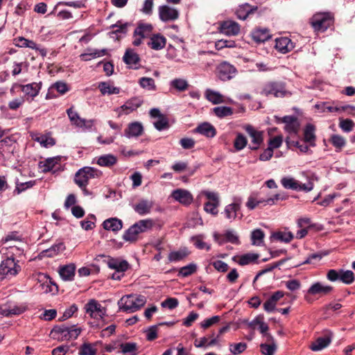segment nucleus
Returning <instances> with one entry per match:
<instances>
[{
	"label": "nucleus",
	"instance_id": "f257e3e1",
	"mask_svg": "<svg viewBox=\"0 0 355 355\" xmlns=\"http://www.w3.org/2000/svg\"><path fill=\"white\" fill-rule=\"evenodd\" d=\"M306 178L307 180V183L302 184L292 177L285 176L281 179V184L283 186V187L286 189H291L297 191H303L305 192H309L313 189V181H318V177L315 173H312L310 175H306Z\"/></svg>",
	"mask_w": 355,
	"mask_h": 355
},
{
	"label": "nucleus",
	"instance_id": "f03ea898",
	"mask_svg": "<svg viewBox=\"0 0 355 355\" xmlns=\"http://www.w3.org/2000/svg\"><path fill=\"white\" fill-rule=\"evenodd\" d=\"M146 303V297L142 295L130 294L123 296L118 302L119 310L127 313H134L139 310Z\"/></svg>",
	"mask_w": 355,
	"mask_h": 355
},
{
	"label": "nucleus",
	"instance_id": "7ed1b4c3",
	"mask_svg": "<svg viewBox=\"0 0 355 355\" xmlns=\"http://www.w3.org/2000/svg\"><path fill=\"white\" fill-rule=\"evenodd\" d=\"M153 221L151 219L140 220L131 225L123 234V239L128 242L136 241L141 233L146 232L152 229Z\"/></svg>",
	"mask_w": 355,
	"mask_h": 355
},
{
	"label": "nucleus",
	"instance_id": "20e7f679",
	"mask_svg": "<svg viewBox=\"0 0 355 355\" xmlns=\"http://www.w3.org/2000/svg\"><path fill=\"white\" fill-rule=\"evenodd\" d=\"M102 174L100 170L94 167L85 166L76 173L74 181L80 189H85L89 180L99 178Z\"/></svg>",
	"mask_w": 355,
	"mask_h": 355
},
{
	"label": "nucleus",
	"instance_id": "39448f33",
	"mask_svg": "<svg viewBox=\"0 0 355 355\" xmlns=\"http://www.w3.org/2000/svg\"><path fill=\"white\" fill-rule=\"evenodd\" d=\"M81 332V329L76 324L67 325L66 324L56 325L51 330V334L58 336L62 340H69L76 339Z\"/></svg>",
	"mask_w": 355,
	"mask_h": 355
},
{
	"label": "nucleus",
	"instance_id": "423d86ee",
	"mask_svg": "<svg viewBox=\"0 0 355 355\" xmlns=\"http://www.w3.org/2000/svg\"><path fill=\"white\" fill-rule=\"evenodd\" d=\"M263 143V133L250 125H245V147L258 150Z\"/></svg>",
	"mask_w": 355,
	"mask_h": 355
},
{
	"label": "nucleus",
	"instance_id": "0eeeda50",
	"mask_svg": "<svg viewBox=\"0 0 355 355\" xmlns=\"http://www.w3.org/2000/svg\"><path fill=\"white\" fill-rule=\"evenodd\" d=\"M21 270L18 261L14 257H7L0 264V280L15 277Z\"/></svg>",
	"mask_w": 355,
	"mask_h": 355
},
{
	"label": "nucleus",
	"instance_id": "6e6552de",
	"mask_svg": "<svg viewBox=\"0 0 355 355\" xmlns=\"http://www.w3.org/2000/svg\"><path fill=\"white\" fill-rule=\"evenodd\" d=\"M332 22V16L330 13H317L311 19V24L313 29L321 33L324 32L331 25Z\"/></svg>",
	"mask_w": 355,
	"mask_h": 355
},
{
	"label": "nucleus",
	"instance_id": "1a4fd4ad",
	"mask_svg": "<svg viewBox=\"0 0 355 355\" xmlns=\"http://www.w3.org/2000/svg\"><path fill=\"white\" fill-rule=\"evenodd\" d=\"M276 122L285 123L284 130L291 137L297 136L300 130V123L295 116H275Z\"/></svg>",
	"mask_w": 355,
	"mask_h": 355
},
{
	"label": "nucleus",
	"instance_id": "9d476101",
	"mask_svg": "<svg viewBox=\"0 0 355 355\" xmlns=\"http://www.w3.org/2000/svg\"><path fill=\"white\" fill-rule=\"evenodd\" d=\"M85 310L91 318L96 320H101L106 315V309L94 299L88 301L85 305Z\"/></svg>",
	"mask_w": 355,
	"mask_h": 355
},
{
	"label": "nucleus",
	"instance_id": "9b49d317",
	"mask_svg": "<svg viewBox=\"0 0 355 355\" xmlns=\"http://www.w3.org/2000/svg\"><path fill=\"white\" fill-rule=\"evenodd\" d=\"M203 193L208 200L204 205L205 211L212 216H216L218 213V207L220 205L218 194L209 191H205Z\"/></svg>",
	"mask_w": 355,
	"mask_h": 355
},
{
	"label": "nucleus",
	"instance_id": "f8f14e48",
	"mask_svg": "<svg viewBox=\"0 0 355 355\" xmlns=\"http://www.w3.org/2000/svg\"><path fill=\"white\" fill-rule=\"evenodd\" d=\"M262 93L267 96L284 97L286 89L282 82H270L265 85Z\"/></svg>",
	"mask_w": 355,
	"mask_h": 355
},
{
	"label": "nucleus",
	"instance_id": "ddd939ff",
	"mask_svg": "<svg viewBox=\"0 0 355 355\" xmlns=\"http://www.w3.org/2000/svg\"><path fill=\"white\" fill-rule=\"evenodd\" d=\"M153 31V26L150 24L139 22L134 31L133 45L139 46L144 38L150 35Z\"/></svg>",
	"mask_w": 355,
	"mask_h": 355
},
{
	"label": "nucleus",
	"instance_id": "4468645a",
	"mask_svg": "<svg viewBox=\"0 0 355 355\" xmlns=\"http://www.w3.org/2000/svg\"><path fill=\"white\" fill-rule=\"evenodd\" d=\"M158 15L162 21H174L179 18L180 12L175 8L162 5L158 7Z\"/></svg>",
	"mask_w": 355,
	"mask_h": 355
},
{
	"label": "nucleus",
	"instance_id": "2eb2a0df",
	"mask_svg": "<svg viewBox=\"0 0 355 355\" xmlns=\"http://www.w3.org/2000/svg\"><path fill=\"white\" fill-rule=\"evenodd\" d=\"M236 69L231 64L223 62L217 67V76L222 81L230 80L236 75Z\"/></svg>",
	"mask_w": 355,
	"mask_h": 355
},
{
	"label": "nucleus",
	"instance_id": "dca6fc26",
	"mask_svg": "<svg viewBox=\"0 0 355 355\" xmlns=\"http://www.w3.org/2000/svg\"><path fill=\"white\" fill-rule=\"evenodd\" d=\"M61 160L60 156L49 157L44 161H40L38 162V168L41 169V171L44 173L52 171L53 173H55L60 168V164L59 162Z\"/></svg>",
	"mask_w": 355,
	"mask_h": 355
},
{
	"label": "nucleus",
	"instance_id": "f3484780",
	"mask_svg": "<svg viewBox=\"0 0 355 355\" xmlns=\"http://www.w3.org/2000/svg\"><path fill=\"white\" fill-rule=\"evenodd\" d=\"M143 103V100L139 97H134L127 101L125 104L118 107L116 111L119 113V116L122 114H128L136 110Z\"/></svg>",
	"mask_w": 355,
	"mask_h": 355
},
{
	"label": "nucleus",
	"instance_id": "a211bd4d",
	"mask_svg": "<svg viewBox=\"0 0 355 355\" xmlns=\"http://www.w3.org/2000/svg\"><path fill=\"white\" fill-rule=\"evenodd\" d=\"M144 132L143 124L139 121L129 123L124 130L123 136L128 139L137 138Z\"/></svg>",
	"mask_w": 355,
	"mask_h": 355
},
{
	"label": "nucleus",
	"instance_id": "6ab92c4d",
	"mask_svg": "<svg viewBox=\"0 0 355 355\" xmlns=\"http://www.w3.org/2000/svg\"><path fill=\"white\" fill-rule=\"evenodd\" d=\"M218 30L220 33L231 36L237 35L240 31V27L236 22L232 20H226L219 23Z\"/></svg>",
	"mask_w": 355,
	"mask_h": 355
},
{
	"label": "nucleus",
	"instance_id": "aec40b11",
	"mask_svg": "<svg viewBox=\"0 0 355 355\" xmlns=\"http://www.w3.org/2000/svg\"><path fill=\"white\" fill-rule=\"evenodd\" d=\"M171 196L175 201L184 205H189L193 201V196L191 193L189 191L183 189H177L173 190Z\"/></svg>",
	"mask_w": 355,
	"mask_h": 355
},
{
	"label": "nucleus",
	"instance_id": "412c9836",
	"mask_svg": "<svg viewBox=\"0 0 355 355\" xmlns=\"http://www.w3.org/2000/svg\"><path fill=\"white\" fill-rule=\"evenodd\" d=\"M25 308L22 306H18L15 303H7L0 305V314L8 317L19 315L24 313Z\"/></svg>",
	"mask_w": 355,
	"mask_h": 355
},
{
	"label": "nucleus",
	"instance_id": "4be33fe9",
	"mask_svg": "<svg viewBox=\"0 0 355 355\" xmlns=\"http://www.w3.org/2000/svg\"><path fill=\"white\" fill-rule=\"evenodd\" d=\"M333 334L331 331H327L323 336L318 338L313 342L310 348L312 351L319 352L327 347L331 342Z\"/></svg>",
	"mask_w": 355,
	"mask_h": 355
},
{
	"label": "nucleus",
	"instance_id": "5701e85b",
	"mask_svg": "<svg viewBox=\"0 0 355 355\" xmlns=\"http://www.w3.org/2000/svg\"><path fill=\"white\" fill-rule=\"evenodd\" d=\"M107 266L116 272H125L129 268V263L125 260L108 257L106 261Z\"/></svg>",
	"mask_w": 355,
	"mask_h": 355
},
{
	"label": "nucleus",
	"instance_id": "b1692460",
	"mask_svg": "<svg viewBox=\"0 0 355 355\" xmlns=\"http://www.w3.org/2000/svg\"><path fill=\"white\" fill-rule=\"evenodd\" d=\"M42 85V83L41 81L38 83L34 82L21 85V90L28 98L30 97L31 99H33L39 94Z\"/></svg>",
	"mask_w": 355,
	"mask_h": 355
},
{
	"label": "nucleus",
	"instance_id": "393cba45",
	"mask_svg": "<svg viewBox=\"0 0 355 355\" xmlns=\"http://www.w3.org/2000/svg\"><path fill=\"white\" fill-rule=\"evenodd\" d=\"M193 132L198 133L207 138H213L216 135V130L213 125L208 122H204L199 124L194 130Z\"/></svg>",
	"mask_w": 355,
	"mask_h": 355
},
{
	"label": "nucleus",
	"instance_id": "a878e982",
	"mask_svg": "<svg viewBox=\"0 0 355 355\" xmlns=\"http://www.w3.org/2000/svg\"><path fill=\"white\" fill-rule=\"evenodd\" d=\"M249 327L253 330H258L263 337L266 338V341L272 340V337L268 333V326L266 323L261 321L259 318H255L250 324Z\"/></svg>",
	"mask_w": 355,
	"mask_h": 355
},
{
	"label": "nucleus",
	"instance_id": "bb28decb",
	"mask_svg": "<svg viewBox=\"0 0 355 355\" xmlns=\"http://www.w3.org/2000/svg\"><path fill=\"white\" fill-rule=\"evenodd\" d=\"M275 48L279 52L286 53L294 49V44L291 39L284 37L275 40Z\"/></svg>",
	"mask_w": 355,
	"mask_h": 355
},
{
	"label": "nucleus",
	"instance_id": "cd10ccee",
	"mask_svg": "<svg viewBox=\"0 0 355 355\" xmlns=\"http://www.w3.org/2000/svg\"><path fill=\"white\" fill-rule=\"evenodd\" d=\"M124 62L132 69H138L137 64L140 61L139 55L134 50L128 49L125 51L123 57Z\"/></svg>",
	"mask_w": 355,
	"mask_h": 355
},
{
	"label": "nucleus",
	"instance_id": "c85d7f7f",
	"mask_svg": "<svg viewBox=\"0 0 355 355\" xmlns=\"http://www.w3.org/2000/svg\"><path fill=\"white\" fill-rule=\"evenodd\" d=\"M102 225L105 230L117 233L123 227V221L118 218L113 217L105 220Z\"/></svg>",
	"mask_w": 355,
	"mask_h": 355
},
{
	"label": "nucleus",
	"instance_id": "c756f323",
	"mask_svg": "<svg viewBox=\"0 0 355 355\" xmlns=\"http://www.w3.org/2000/svg\"><path fill=\"white\" fill-rule=\"evenodd\" d=\"M284 293L281 291L275 292L263 304V309L266 312L271 313L275 310L277 302L283 297Z\"/></svg>",
	"mask_w": 355,
	"mask_h": 355
},
{
	"label": "nucleus",
	"instance_id": "7c9ffc66",
	"mask_svg": "<svg viewBox=\"0 0 355 355\" xmlns=\"http://www.w3.org/2000/svg\"><path fill=\"white\" fill-rule=\"evenodd\" d=\"M153 206L152 201L147 199H141L138 203L134 205L135 212L141 216L148 214Z\"/></svg>",
	"mask_w": 355,
	"mask_h": 355
},
{
	"label": "nucleus",
	"instance_id": "2f4dec72",
	"mask_svg": "<svg viewBox=\"0 0 355 355\" xmlns=\"http://www.w3.org/2000/svg\"><path fill=\"white\" fill-rule=\"evenodd\" d=\"M333 290V287L328 285H324L321 282H315L308 289V293L310 295L323 294L326 295Z\"/></svg>",
	"mask_w": 355,
	"mask_h": 355
},
{
	"label": "nucleus",
	"instance_id": "473e14b6",
	"mask_svg": "<svg viewBox=\"0 0 355 355\" xmlns=\"http://www.w3.org/2000/svg\"><path fill=\"white\" fill-rule=\"evenodd\" d=\"M76 266L73 263H70L59 268V274L60 277L64 281H71L73 279L75 275Z\"/></svg>",
	"mask_w": 355,
	"mask_h": 355
},
{
	"label": "nucleus",
	"instance_id": "72a5a7b5",
	"mask_svg": "<svg viewBox=\"0 0 355 355\" xmlns=\"http://www.w3.org/2000/svg\"><path fill=\"white\" fill-rule=\"evenodd\" d=\"M107 53V49H88L86 53H82L80 55V58L83 61H89L92 59L102 57L106 55Z\"/></svg>",
	"mask_w": 355,
	"mask_h": 355
},
{
	"label": "nucleus",
	"instance_id": "f704fd0d",
	"mask_svg": "<svg viewBox=\"0 0 355 355\" xmlns=\"http://www.w3.org/2000/svg\"><path fill=\"white\" fill-rule=\"evenodd\" d=\"M96 159V164L100 166L112 167L117 162V157L112 154H105L101 155Z\"/></svg>",
	"mask_w": 355,
	"mask_h": 355
},
{
	"label": "nucleus",
	"instance_id": "c9c22d12",
	"mask_svg": "<svg viewBox=\"0 0 355 355\" xmlns=\"http://www.w3.org/2000/svg\"><path fill=\"white\" fill-rule=\"evenodd\" d=\"M205 98L214 105L223 103L225 102V98L218 92L214 91L211 89H207L205 92Z\"/></svg>",
	"mask_w": 355,
	"mask_h": 355
},
{
	"label": "nucleus",
	"instance_id": "e433bc0d",
	"mask_svg": "<svg viewBox=\"0 0 355 355\" xmlns=\"http://www.w3.org/2000/svg\"><path fill=\"white\" fill-rule=\"evenodd\" d=\"M315 128L313 124L308 123L304 130V139L306 143H309L311 146H315Z\"/></svg>",
	"mask_w": 355,
	"mask_h": 355
},
{
	"label": "nucleus",
	"instance_id": "4c0bfd02",
	"mask_svg": "<svg viewBox=\"0 0 355 355\" xmlns=\"http://www.w3.org/2000/svg\"><path fill=\"white\" fill-rule=\"evenodd\" d=\"M98 88L102 95L118 94L121 91L120 87H114L110 82H100Z\"/></svg>",
	"mask_w": 355,
	"mask_h": 355
},
{
	"label": "nucleus",
	"instance_id": "58836bf2",
	"mask_svg": "<svg viewBox=\"0 0 355 355\" xmlns=\"http://www.w3.org/2000/svg\"><path fill=\"white\" fill-rule=\"evenodd\" d=\"M294 236L291 232L277 231L272 233L270 239L271 241H280L284 243H289Z\"/></svg>",
	"mask_w": 355,
	"mask_h": 355
},
{
	"label": "nucleus",
	"instance_id": "ea45409f",
	"mask_svg": "<svg viewBox=\"0 0 355 355\" xmlns=\"http://www.w3.org/2000/svg\"><path fill=\"white\" fill-rule=\"evenodd\" d=\"M166 38L159 34L154 35L150 37V42L148 45L154 50H161L164 48L166 45Z\"/></svg>",
	"mask_w": 355,
	"mask_h": 355
},
{
	"label": "nucleus",
	"instance_id": "a19ab883",
	"mask_svg": "<svg viewBox=\"0 0 355 355\" xmlns=\"http://www.w3.org/2000/svg\"><path fill=\"white\" fill-rule=\"evenodd\" d=\"M38 278L39 281L42 282L40 286L44 293L53 292L52 286H55V289L58 288L56 284L51 282V279L49 276L44 274H40Z\"/></svg>",
	"mask_w": 355,
	"mask_h": 355
},
{
	"label": "nucleus",
	"instance_id": "79ce46f5",
	"mask_svg": "<svg viewBox=\"0 0 355 355\" xmlns=\"http://www.w3.org/2000/svg\"><path fill=\"white\" fill-rule=\"evenodd\" d=\"M252 37L257 42H263L270 38V35L268 29L260 28L252 33Z\"/></svg>",
	"mask_w": 355,
	"mask_h": 355
},
{
	"label": "nucleus",
	"instance_id": "37998d69",
	"mask_svg": "<svg viewBox=\"0 0 355 355\" xmlns=\"http://www.w3.org/2000/svg\"><path fill=\"white\" fill-rule=\"evenodd\" d=\"M239 205L236 203H232L227 205L224 211L226 218L230 220L235 219L239 216Z\"/></svg>",
	"mask_w": 355,
	"mask_h": 355
},
{
	"label": "nucleus",
	"instance_id": "c03bdc74",
	"mask_svg": "<svg viewBox=\"0 0 355 355\" xmlns=\"http://www.w3.org/2000/svg\"><path fill=\"white\" fill-rule=\"evenodd\" d=\"M139 85L144 89L154 92L157 89L155 80L152 78L141 77L138 80Z\"/></svg>",
	"mask_w": 355,
	"mask_h": 355
},
{
	"label": "nucleus",
	"instance_id": "a18cd8bd",
	"mask_svg": "<svg viewBox=\"0 0 355 355\" xmlns=\"http://www.w3.org/2000/svg\"><path fill=\"white\" fill-rule=\"evenodd\" d=\"M169 85L171 88L178 92H184L189 86L188 81L184 78H175L170 81Z\"/></svg>",
	"mask_w": 355,
	"mask_h": 355
},
{
	"label": "nucleus",
	"instance_id": "49530a36",
	"mask_svg": "<svg viewBox=\"0 0 355 355\" xmlns=\"http://www.w3.org/2000/svg\"><path fill=\"white\" fill-rule=\"evenodd\" d=\"M65 250V245L63 243L60 242L53 245L49 249L42 252V253L49 257H53L57 255L59 252Z\"/></svg>",
	"mask_w": 355,
	"mask_h": 355
},
{
	"label": "nucleus",
	"instance_id": "de8ad7c7",
	"mask_svg": "<svg viewBox=\"0 0 355 355\" xmlns=\"http://www.w3.org/2000/svg\"><path fill=\"white\" fill-rule=\"evenodd\" d=\"M188 254L189 252L186 248L172 251L168 254V261L170 262H178L184 259Z\"/></svg>",
	"mask_w": 355,
	"mask_h": 355
},
{
	"label": "nucleus",
	"instance_id": "09e8293b",
	"mask_svg": "<svg viewBox=\"0 0 355 355\" xmlns=\"http://www.w3.org/2000/svg\"><path fill=\"white\" fill-rule=\"evenodd\" d=\"M36 184V180H30L26 182H16L15 189L13 191L15 195H19L23 191H25L28 189L32 188Z\"/></svg>",
	"mask_w": 355,
	"mask_h": 355
},
{
	"label": "nucleus",
	"instance_id": "8fccbe9b",
	"mask_svg": "<svg viewBox=\"0 0 355 355\" xmlns=\"http://www.w3.org/2000/svg\"><path fill=\"white\" fill-rule=\"evenodd\" d=\"M264 233L260 229L254 230L252 232L250 239L251 243L253 245H257L260 246L263 244V238H264Z\"/></svg>",
	"mask_w": 355,
	"mask_h": 355
},
{
	"label": "nucleus",
	"instance_id": "3c124183",
	"mask_svg": "<svg viewBox=\"0 0 355 355\" xmlns=\"http://www.w3.org/2000/svg\"><path fill=\"white\" fill-rule=\"evenodd\" d=\"M196 264L191 263L185 266L181 267L178 270V276L181 277H187L196 272Z\"/></svg>",
	"mask_w": 355,
	"mask_h": 355
},
{
	"label": "nucleus",
	"instance_id": "603ef678",
	"mask_svg": "<svg viewBox=\"0 0 355 355\" xmlns=\"http://www.w3.org/2000/svg\"><path fill=\"white\" fill-rule=\"evenodd\" d=\"M15 45L20 48H30L37 49V44L33 40H27L23 37L15 39Z\"/></svg>",
	"mask_w": 355,
	"mask_h": 355
},
{
	"label": "nucleus",
	"instance_id": "864d4df0",
	"mask_svg": "<svg viewBox=\"0 0 355 355\" xmlns=\"http://www.w3.org/2000/svg\"><path fill=\"white\" fill-rule=\"evenodd\" d=\"M330 142L336 148V151H340L346 145L345 139L339 135H332L330 138Z\"/></svg>",
	"mask_w": 355,
	"mask_h": 355
},
{
	"label": "nucleus",
	"instance_id": "5fc2aeb1",
	"mask_svg": "<svg viewBox=\"0 0 355 355\" xmlns=\"http://www.w3.org/2000/svg\"><path fill=\"white\" fill-rule=\"evenodd\" d=\"M79 355H96V349L95 348V345L85 343H83L79 348L78 350Z\"/></svg>",
	"mask_w": 355,
	"mask_h": 355
},
{
	"label": "nucleus",
	"instance_id": "6e6d98bb",
	"mask_svg": "<svg viewBox=\"0 0 355 355\" xmlns=\"http://www.w3.org/2000/svg\"><path fill=\"white\" fill-rule=\"evenodd\" d=\"M172 322H161L157 325L150 326L146 331V337L148 341H153L157 337V327L163 324H172Z\"/></svg>",
	"mask_w": 355,
	"mask_h": 355
},
{
	"label": "nucleus",
	"instance_id": "4d7b16f0",
	"mask_svg": "<svg viewBox=\"0 0 355 355\" xmlns=\"http://www.w3.org/2000/svg\"><path fill=\"white\" fill-rule=\"evenodd\" d=\"M94 122V119L87 120L82 118L75 126L81 129L83 132H90L93 130Z\"/></svg>",
	"mask_w": 355,
	"mask_h": 355
},
{
	"label": "nucleus",
	"instance_id": "13d9d810",
	"mask_svg": "<svg viewBox=\"0 0 355 355\" xmlns=\"http://www.w3.org/2000/svg\"><path fill=\"white\" fill-rule=\"evenodd\" d=\"M270 343H261L260 345L261 352L263 355H273L277 349V346L273 339L269 340Z\"/></svg>",
	"mask_w": 355,
	"mask_h": 355
},
{
	"label": "nucleus",
	"instance_id": "bf43d9fd",
	"mask_svg": "<svg viewBox=\"0 0 355 355\" xmlns=\"http://www.w3.org/2000/svg\"><path fill=\"white\" fill-rule=\"evenodd\" d=\"M213 112L218 118H224L232 114L233 111L230 107L227 106H218L213 109Z\"/></svg>",
	"mask_w": 355,
	"mask_h": 355
},
{
	"label": "nucleus",
	"instance_id": "052dcab7",
	"mask_svg": "<svg viewBox=\"0 0 355 355\" xmlns=\"http://www.w3.org/2000/svg\"><path fill=\"white\" fill-rule=\"evenodd\" d=\"M35 140L40 144V145L45 148L51 147L55 145V142L52 137L45 135H40L37 137Z\"/></svg>",
	"mask_w": 355,
	"mask_h": 355
},
{
	"label": "nucleus",
	"instance_id": "680f3d73",
	"mask_svg": "<svg viewBox=\"0 0 355 355\" xmlns=\"http://www.w3.org/2000/svg\"><path fill=\"white\" fill-rule=\"evenodd\" d=\"M315 107L320 110L321 112H324L326 111L329 112H340V108H339V107L328 105L327 102L318 103L315 105Z\"/></svg>",
	"mask_w": 355,
	"mask_h": 355
},
{
	"label": "nucleus",
	"instance_id": "e2e57ef3",
	"mask_svg": "<svg viewBox=\"0 0 355 355\" xmlns=\"http://www.w3.org/2000/svg\"><path fill=\"white\" fill-rule=\"evenodd\" d=\"M340 281L345 284H351L354 281V275L352 270H340Z\"/></svg>",
	"mask_w": 355,
	"mask_h": 355
},
{
	"label": "nucleus",
	"instance_id": "0e129e2a",
	"mask_svg": "<svg viewBox=\"0 0 355 355\" xmlns=\"http://www.w3.org/2000/svg\"><path fill=\"white\" fill-rule=\"evenodd\" d=\"M202 235H197L191 237L193 245L200 250L206 249L207 251L210 250V245L202 241Z\"/></svg>",
	"mask_w": 355,
	"mask_h": 355
},
{
	"label": "nucleus",
	"instance_id": "69168bd1",
	"mask_svg": "<svg viewBox=\"0 0 355 355\" xmlns=\"http://www.w3.org/2000/svg\"><path fill=\"white\" fill-rule=\"evenodd\" d=\"M259 205H266L265 199H259L254 195H251L249 196L248 202L245 205L248 207V209L252 210Z\"/></svg>",
	"mask_w": 355,
	"mask_h": 355
},
{
	"label": "nucleus",
	"instance_id": "338daca9",
	"mask_svg": "<svg viewBox=\"0 0 355 355\" xmlns=\"http://www.w3.org/2000/svg\"><path fill=\"white\" fill-rule=\"evenodd\" d=\"M128 23H122L119 21L114 24L110 26V28L113 29L112 33L119 35V34H125L127 32Z\"/></svg>",
	"mask_w": 355,
	"mask_h": 355
},
{
	"label": "nucleus",
	"instance_id": "774afa93",
	"mask_svg": "<svg viewBox=\"0 0 355 355\" xmlns=\"http://www.w3.org/2000/svg\"><path fill=\"white\" fill-rule=\"evenodd\" d=\"M354 125L355 124L354 121L349 119H340L339 122V127L345 132H351L353 130Z\"/></svg>",
	"mask_w": 355,
	"mask_h": 355
}]
</instances>
